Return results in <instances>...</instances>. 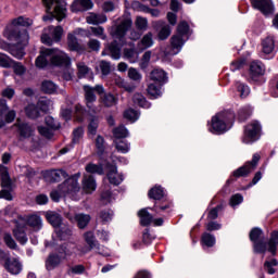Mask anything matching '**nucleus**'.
<instances>
[{
    "label": "nucleus",
    "mask_w": 278,
    "mask_h": 278,
    "mask_svg": "<svg viewBox=\"0 0 278 278\" xmlns=\"http://www.w3.org/2000/svg\"><path fill=\"white\" fill-rule=\"evenodd\" d=\"M124 118H126V121H130V123H136V121L140 118V113L134 109H128L124 112Z\"/></svg>",
    "instance_id": "obj_50"
},
{
    "label": "nucleus",
    "mask_w": 278,
    "mask_h": 278,
    "mask_svg": "<svg viewBox=\"0 0 278 278\" xmlns=\"http://www.w3.org/2000/svg\"><path fill=\"white\" fill-rule=\"evenodd\" d=\"M64 34V28L62 26H49L43 30L41 35V42L51 47L54 42H60L62 40V35Z\"/></svg>",
    "instance_id": "obj_10"
},
{
    "label": "nucleus",
    "mask_w": 278,
    "mask_h": 278,
    "mask_svg": "<svg viewBox=\"0 0 278 278\" xmlns=\"http://www.w3.org/2000/svg\"><path fill=\"white\" fill-rule=\"evenodd\" d=\"M260 131H262V126L260 125V122L253 121L245 127L242 142L244 144H253V142L260 140Z\"/></svg>",
    "instance_id": "obj_12"
},
{
    "label": "nucleus",
    "mask_w": 278,
    "mask_h": 278,
    "mask_svg": "<svg viewBox=\"0 0 278 278\" xmlns=\"http://www.w3.org/2000/svg\"><path fill=\"white\" fill-rule=\"evenodd\" d=\"M4 268L11 275H21L23 270V263L18 258H7L4 263Z\"/></svg>",
    "instance_id": "obj_20"
},
{
    "label": "nucleus",
    "mask_w": 278,
    "mask_h": 278,
    "mask_svg": "<svg viewBox=\"0 0 278 278\" xmlns=\"http://www.w3.org/2000/svg\"><path fill=\"white\" fill-rule=\"evenodd\" d=\"M0 66L10 68L12 66V59L4 53H0Z\"/></svg>",
    "instance_id": "obj_61"
},
{
    "label": "nucleus",
    "mask_w": 278,
    "mask_h": 278,
    "mask_svg": "<svg viewBox=\"0 0 278 278\" xmlns=\"http://www.w3.org/2000/svg\"><path fill=\"white\" fill-rule=\"evenodd\" d=\"M46 125L49 127L45 126H39L38 131L40 136H43V138H48V140H51L53 138V129H60V124L55 122V119L51 116L46 117Z\"/></svg>",
    "instance_id": "obj_15"
},
{
    "label": "nucleus",
    "mask_w": 278,
    "mask_h": 278,
    "mask_svg": "<svg viewBox=\"0 0 278 278\" xmlns=\"http://www.w3.org/2000/svg\"><path fill=\"white\" fill-rule=\"evenodd\" d=\"M67 45L71 51H83L81 45H79L77 37L73 34L67 35Z\"/></svg>",
    "instance_id": "obj_39"
},
{
    "label": "nucleus",
    "mask_w": 278,
    "mask_h": 278,
    "mask_svg": "<svg viewBox=\"0 0 278 278\" xmlns=\"http://www.w3.org/2000/svg\"><path fill=\"white\" fill-rule=\"evenodd\" d=\"M81 138H84V127H78L73 131V144H79L81 142Z\"/></svg>",
    "instance_id": "obj_55"
},
{
    "label": "nucleus",
    "mask_w": 278,
    "mask_h": 278,
    "mask_svg": "<svg viewBox=\"0 0 278 278\" xmlns=\"http://www.w3.org/2000/svg\"><path fill=\"white\" fill-rule=\"evenodd\" d=\"M93 7L92 0H74L71 10L72 12H86L92 10Z\"/></svg>",
    "instance_id": "obj_23"
},
{
    "label": "nucleus",
    "mask_w": 278,
    "mask_h": 278,
    "mask_svg": "<svg viewBox=\"0 0 278 278\" xmlns=\"http://www.w3.org/2000/svg\"><path fill=\"white\" fill-rule=\"evenodd\" d=\"M45 3L48 12H50L49 15H45L42 18L45 22L47 21H53V18H56V21H63V18H66V2L62 0H42ZM54 5V11L51 13V9Z\"/></svg>",
    "instance_id": "obj_8"
},
{
    "label": "nucleus",
    "mask_w": 278,
    "mask_h": 278,
    "mask_svg": "<svg viewBox=\"0 0 278 278\" xmlns=\"http://www.w3.org/2000/svg\"><path fill=\"white\" fill-rule=\"evenodd\" d=\"M49 63L52 66H64L68 68L71 66V58L59 49L43 48L40 51V55L36 59V66L37 68H45Z\"/></svg>",
    "instance_id": "obj_2"
},
{
    "label": "nucleus",
    "mask_w": 278,
    "mask_h": 278,
    "mask_svg": "<svg viewBox=\"0 0 278 278\" xmlns=\"http://www.w3.org/2000/svg\"><path fill=\"white\" fill-rule=\"evenodd\" d=\"M61 116L64 118V121H71V118H73V109L68 106H62Z\"/></svg>",
    "instance_id": "obj_64"
},
{
    "label": "nucleus",
    "mask_w": 278,
    "mask_h": 278,
    "mask_svg": "<svg viewBox=\"0 0 278 278\" xmlns=\"http://www.w3.org/2000/svg\"><path fill=\"white\" fill-rule=\"evenodd\" d=\"M86 23L88 25H103V23H108V16L105 14L89 13L86 17Z\"/></svg>",
    "instance_id": "obj_30"
},
{
    "label": "nucleus",
    "mask_w": 278,
    "mask_h": 278,
    "mask_svg": "<svg viewBox=\"0 0 278 278\" xmlns=\"http://www.w3.org/2000/svg\"><path fill=\"white\" fill-rule=\"evenodd\" d=\"M162 86L157 83H150L148 85V94L152 97L153 99H157V97H162Z\"/></svg>",
    "instance_id": "obj_36"
},
{
    "label": "nucleus",
    "mask_w": 278,
    "mask_h": 278,
    "mask_svg": "<svg viewBox=\"0 0 278 278\" xmlns=\"http://www.w3.org/2000/svg\"><path fill=\"white\" fill-rule=\"evenodd\" d=\"M128 77L129 79H132V81H141L142 80V74L138 72V70L130 67L128 70Z\"/></svg>",
    "instance_id": "obj_60"
},
{
    "label": "nucleus",
    "mask_w": 278,
    "mask_h": 278,
    "mask_svg": "<svg viewBox=\"0 0 278 278\" xmlns=\"http://www.w3.org/2000/svg\"><path fill=\"white\" fill-rule=\"evenodd\" d=\"M236 88V97H240V99H247L249 94H251V88H249V85L237 81L235 85Z\"/></svg>",
    "instance_id": "obj_32"
},
{
    "label": "nucleus",
    "mask_w": 278,
    "mask_h": 278,
    "mask_svg": "<svg viewBox=\"0 0 278 278\" xmlns=\"http://www.w3.org/2000/svg\"><path fill=\"white\" fill-rule=\"evenodd\" d=\"M85 240L89 248H85L81 250L83 255L89 253V251H92V249H96V252L99 253V255H103L104 257H108V255H110L108 249H103L101 248V245H99V242H97V239H94V233H85Z\"/></svg>",
    "instance_id": "obj_14"
},
{
    "label": "nucleus",
    "mask_w": 278,
    "mask_h": 278,
    "mask_svg": "<svg viewBox=\"0 0 278 278\" xmlns=\"http://www.w3.org/2000/svg\"><path fill=\"white\" fill-rule=\"evenodd\" d=\"M100 71L102 75L108 76L109 73L112 72V66L110 65V62L108 61H100L99 62Z\"/></svg>",
    "instance_id": "obj_62"
},
{
    "label": "nucleus",
    "mask_w": 278,
    "mask_h": 278,
    "mask_svg": "<svg viewBox=\"0 0 278 278\" xmlns=\"http://www.w3.org/2000/svg\"><path fill=\"white\" fill-rule=\"evenodd\" d=\"M109 51L113 60H121V45H118L116 41H113L109 46Z\"/></svg>",
    "instance_id": "obj_42"
},
{
    "label": "nucleus",
    "mask_w": 278,
    "mask_h": 278,
    "mask_svg": "<svg viewBox=\"0 0 278 278\" xmlns=\"http://www.w3.org/2000/svg\"><path fill=\"white\" fill-rule=\"evenodd\" d=\"M277 265V260L273 258L271 261H266L264 263V269L266 270V273H268V275H275V266Z\"/></svg>",
    "instance_id": "obj_57"
},
{
    "label": "nucleus",
    "mask_w": 278,
    "mask_h": 278,
    "mask_svg": "<svg viewBox=\"0 0 278 278\" xmlns=\"http://www.w3.org/2000/svg\"><path fill=\"white\" fill-rule=\"evenodd\" d=\"M131 25H134L131 17L126 16L119 18L118 24L111 28V36L113 38H117L118 40L125 38L127 31L131 29Z\"/></svg>",
    "instance_id": "obj_11"
},
{
    "label": "nucleus",
    "mask_w": 278,
    "mask_h": 278,
    "mask_svg": "<svg viewBox=\"0 0 278 278\" xmlns=\"http://www.w3.org/2000/svg\"><path fill=\"white\" fill-rule=\"evenodd\" d=\"M202 244L208 248L214 247L216 244V237H214V235H211L210 232H204L202 235Z\"/></svg>",
    "instance_id": "obj_49"
},
{
    "label": "nucleus",
    "mask_w": 278,
    "mask_h": 278,
    "mask_svg": "<svg viewBox=\"0 0 278 278\" xmlns=\"http://www.w3.org/2000/svg\"><path fill=\"white\" fill-rule=\"evenodd\" d=\"M34 24V21L29 17L20 16L12 21V24L7 27L5 35L9 40H15L20 50H11V54L13 58L17 60H23L25 56V52L23 51V47H27L29 43V33L27 30H22L21 33H14V27H30ZM22 48V49H21Z\"/></svg>",
    "instance_id": "obj_1"
},
{
    "label": "nucleus",
    "mask_w": 278,
    "mask_h": 278,
    "mask_svg": "<svg viewBox=\"0 0 278 278\" xmlns=\"http://www.w3.org/2000/svg\"><path fill=\"white\" fill-rule=\"evenodd\" d=\"M76 223L79 227V229H84L85 227L88 226V223H90V215L86 214H77L75 216Z\"/></svg>",
    "instance_id": "obj_45"
},
{
    "label": "nucleus",
    "mask_w": 278,
    "mask_h": 278,
    "mask_svg": "<svg viewBox=\"0 0 278 278\" xmlns=\"http://www.w3.org/2000/svg\"><path fill=\"white\" fill-rule=\"evenodd\" d=\"M257 162H260V154H254L251 162L244 164V166L236 169L232 175L233 177H247L249 173L255 170V166H257Z\"/></svg>",
    "instance_id": "obj_16"
},
{
    "label": "nucleus",
    "mask_w": 278,
    "mask_h": 278,
    "mask_svg": "<svg viewBox=\"0 0 278 278\" xmlns=\"http://www.w3.org/2000/svg\"><path fill=\"white\" fill-rule=\"evenodd\" d=\"M132 101L136 105H139L140 108H144L146 110H149L151 108V103L144 99V96L140 93H136L132 98Z\"/></svg>",
    "instance_id": "obj_41"
},
{
    "label": "nucleus",
    "mask_w": 278,
    "mask_h": 278,
    "mask_svg": "<svg viewBox=\"0 0 278 278\" xmlns=\"http://www.w3.org/2000/svg\"><path fill=\"white\" fill-rule=\"evenodd\" d=\"M251 114H253V108L251 105H245L241 108L238 113L239 121H247V118H249Z\"/></svg>",
    "instance_id": "obj_48"
},
{
    "label": "nucleus",
    "mask_w": 278,
    "mask_h": 278,
    "mask_svg": "<svg viewBox=\"0 0 278 278\" xmlns=\"http://www.w3.org/2000/svg\"><path fill=\"white\" fill-rule=\"evenodd\" d=\"M75 249H77V245L75 243H67L65 245H62L58 253H52L48 256L46 261V268L47 270H55L60 264H62L63 260H66V257H71L73 253H75Z\"/></svg>",
    "instance_id": "obj_5"
},
{
    "label": "nucleus",
    "mask_w": 278,
    "mask_h": 278,
    "mask_svg": "<svg viewBox=\"0 0 278 278\" xmlns=\"http://www.w3.org/2000/svg\"><path fill=\"white\" fill-rule=\"evenodd\" d=\"M45 216L48 223H50L52 227H54L56 236L61 240H68V238H71L73 229L71 228V226L62 223V216L60 214L53 211H48L45 213Z\"/></svg>",
    "instance_id": "obj_7"
},
{
    "label": "nucleus",
    "mask_w": 278,
    "mask_h": 278,
    "mask_svg": "<svg viewBox=\"0 0 278 278\" xmlns=\"http://www.w3.org/2000/svg\"><path fill=\"white\" fill-rule=\"evenodd\" d=\"M83 190L86 194H92L97 190V181L92 175H85L83 178Z\"/></svg>",
    "instance_id": "obj_26"
},
{
    "label": "nucleus",
    "mask_w": 278,
    "mask_h": 278,
    "mask_svg": "<svg viewBox=\"0 0 278 278\" xmlns=\"http://www.w3.org/2000/svg\"><path fill=\"white\" fill-rule=\"evenodd\" d=\"M25 112H26V116H28V118H38V116H40V110L38 109V106L36 104H28L25 108Z\"/></svg>",
    "instance_id": "obj_43"
},
{
    "label": "nucleus",
    "mask_w": 278,
    "mask_h": 278,
    "mask_svg": "<svg viewBox=\"0 0 278 278\" xmlns=\"http://www.w3.org/2000/svg\"><path fill=\"white\" fill-rule=\"evenodd\" d=\"M233 118H236V115L229 111L216 114L212 117L211 124H208V131L216 136H220V134L229 131L233 126Z\"/></svg>",
    "instance_id": "obj_4"
},
{
    "label": "nucleus",
    "mask_w": 278,
    "mask_h": 278,
    "mask_svg": "<svg viewBox=\"0 0 278 278\" xmlns=\"http://www.w3.org/2000/svg\"><path fill=\"white\" fill-rule=\"evenodd\" d=\"M108 168V179L110 184L113 186H119V184H123V176L118 174V168L115 165H106Z\"/></svg>",
    "instance_id": "obj_22"
},
{
    "label": "nucleus",
    "mask_w": 278,
    "mask_h": 278,
    "mask_svg": "<svg viewBox=\"0 0 278 278\" xmlns=\"http://www.w3.org/2000/svg\"><path fill=\"white\" fill-rule=\"evenodd\" d=\"M97 129H99V118L92 117L88 124L89 136H97Z\"/></svg>",
    "instance_id": "obj_53"
},
{
    "label": "nucleus",
    "mask_w": 278,
    "mask_h": 278,
    "mask_svg": "<svg viewBox=\"0 0 278 278\" xmlns=\"http://www.w3.org/2000/svg\"><path fill=\"white\" fill-rule=\"evenodd\" d=\"M135 27L138 31H147L149 29V20H147V17L137 16L135 20Z\"/></svg>",
    "instance_id": "obj_40"
},
{
    "label": "nucleus",
    "mask_w": 278,
    "mask_h": 278,
    "mask_svg": "<svg viewBox=\"0 0 278 278\" xmlns=\"http://www.w3.org/2000/svg\"><path fill=\"white\" fill-rule=\"evenodd\" d=\"M15 127L17 128L20 140H34L36 134L34 126L26 123H17Z\"/></svg>",
    "instance_id": "obj_17"
},
{
    "label": "nucleus",
    "mask_w": 278,
    "mask_h": 278,
    "mask_svg": "<svg viewBox=\"0 0 278 278\" xmlns=\"http://www.w3.org/2000/svg\"><path fill=\"white\" fill-rule=\"evenodd\" d=\"M149 197L150 199H154V201H160L165 197L164 189L161 186H155L150 189Z\"/></svg>",
    "instance_id": "obj_38"
},
{
    "label": "nucleus",
    "mask_w": 278,
    "mask_h": 278,
    "mask_svg": "<svg viewBox=\"0 0 278 278\" xmlns=\"http://www.w3.org/2000/svg\"><path fill=\"white\" fill-rule=\"evenodd\" d=\"M37 108L39 113H47L49 110L53 109V101L49 100V98H40L37 102Z\"/></svg>",
    "instance_id": "obj_35"
},
{
    "label": "nucleus",
    "mask_w": 278,
    "mask_h": 278,
    "mask_svg": "<svg viewBox=\"0 0 278 278\" xmlns=\"http://www.w3.org/2000/svg\"><path fill=\"white\" fill-rule=\"evenodd\" d=\"M190 25L186 21L178 24L177 34L170 38L172 55L181 52L186 41L190 38Z\"/></svg>",
    "instance_id": "obj_6"
},
{
    "label": "nucleus",
    "mask_w": 278,
    "mask_h": 278,
    "mask_svg": "<svg viewBox=\"0 0 278 278\" xmlns=\"http://www.w3.org/2000/svg\"><path fill=\"white\" fill-rule=\"evenodd\" d=\"M79 177H81V174H76L72 176L63 184H61L58 190L52 191L50 193L52 201L58 202L60 201L61 197H70V199L77 201L79 199V195L81 194V187H79Z\"/></svg>",
    "instance_id": "obj_3"
},
{
    "label": "nucleus",
    "mask_w": 278,
    "mask_h": 278,
    "mask_svg": "<svg viewBox=\"0 0 278 278\" xmlns=\"http://www.w3.org/2000/svg\"><path fill=\"white\" fill-rule=\"evenodd\" d=\"M138 216L140 218V225H142V227H147L153 223V215H151L149 211H147V208L140 210L138 212Z\"/></svg>",
    "instance_id": "obj_33"
},
{
    "label": "nucleus",
    "mask_w": 278,
    "mask_h": 278,
    "mask_svg": "<svg viewBox=\"0 0 278 278\" xmlns=\"http://www.w3.org/2000/svg\"><path fill=\"white\" fill-rule=\"evenodd\" d=\"M153 33H147L137 43V51H147L153 47Z\"/></svg>",
    "instance_id": "obj_27"
},
{
    "label": "nucleus",
    "mask_w": 278,
    "mask_h": 278,
    "mask_svg": "<svg viewBox=\"0 0 278 278\" xmlns=\"http://www.w3.org/2000/svg\"><path fill=\"white\" fill-rule=\"evenodd\" d=\"M26 224L28 227H31L34 231H40V229H42V218L39 215H28L26 217Z\"/></svg>",
    "instance_id": "obj_28"
},
{
    "label": "nucleus",
    "mask_w": 278,
    "mask_h": 278,
    "mask_svg": "<svg viewBox=\"0 0 278 278\" xmlns=\"http://www.w3.org/2000/svg\"><path fill=\"white\" fill-rule=\"evenodd\" d=\"M113 135L115 138H127L129 136V130L125 126H118L117 128H114Z\"/></svg>",
    "instance_id": "obj_54"
},
{
    "label": "nucleus",
    "mask_w": 278,
    "mask_h": 278,
    "mask_svg": "<svg viewBox=\"0 0 278 278\" xmlns=\"http://www.w3.org/2000/svg\"><path fill=\"white\" fill-rule=\"evenodd\" d=\"M96 144V153L101 157L103 153H105V149L108 148V144L105 143V138L103 136L98 135L94 141Z\"/></svg>",
    "instance_id": "obj_34"
},
{
    "label": "nucleus",
    "mask_w": 278,
    "mask_h": 278,
    "mask_svg": "<svg viewBox=\"0 0 278 278\" xmlns=\"http://www.w3.org/2000/svg\"><path fill=\"white\" fill-rule=\"evenodd\" d=\"M277 245H278V231L271 232V237L269 239V252L271 255L277 253Z\"/></svg>",
    "instance_id": "obj_52"
},
{
    "label": "nucleus",
    "mask_w": 278,
    "mask_h": 278,
    "mask_svg": "<svg viewBox=\"0 0 278 278\" xmlns=\"http://www.w3.org/2000/svg\"><path fill=\"white\" fill-rule=\"evenodd\" d=\"M263 53L266 55H270V53H275V47H277V43L275 41V37H266L263 42Z\"/></svg>",
    "instance_id": "obj_31"
},
{
    "label": "nucleus",
    "mask_w": 278,
    "mask_h": 278,
    "mask_svg": "<svg viewBox=\"0 0 278 278\" xmlns=\"http://www.w3.org/2000/svg\"><path fill=\"white\" fill-rule=\"evenodd\" d=\"M84 90H85V99H86L87 108H89L90 112H93V114H97L99 110L94 108V105H92V103L97 101V96L94 94V92H98V94H103L104 92L103 86L97 85L94 88H92L88 85H85Z\"/></svg>",
    "instance_id": "obj_13"
},
{
    "label": "nucleus",
    "mask_w": 278,
    "mask_h": 278,
    "mask_svg": "<svg viewBox=\"0 0 278 278\" xmlns=\"http://www.w3.org/2000/svg\"><path fill=\"white\" fill-rule=\"evenodd\" d=\"M250 240L253 242L254 253H266V251L269 252L270 241H268V244L264 242V232L262 229H252L250 232Z\"/></svg>",
    "instance_id": "obj_9"
},
{
    "label": "nucleus",
    "mask_w": 278,
    "mask_h": 278,
    "mask_svg": "<svg viewBox=\"0 0 278 278\" xmlns=\"http://www.w3.org/2000/svg\"><path fill=\"white\" fill-rule=\"evenodd\" d=\"M87 173H97L98 175H103V166L90 163L86 166Z\"/></svg>",
    "instance_id": "obj_59"
},
{
    "label": "nucleus",
    "mask_w": 278,
    "mask_h": 278,
    "mask_svg": "<svg viewBox=\"0 0 278 278\" xmlns=\"http://www.w3.org/2000/svg\"><path fill=\"white\" fill-rule=\"evenodd\" d=\"M150 79L153 84H159V86H164L168 81V75L162 68H154L150 73Z\"/></svg>",
    "instance_id": "obj_21"
},
{
    "label": "nucleus",
    "mask_w": 278,
    "mask_h": 278,
    "mask_svg": "<svg viewBox=\"0 0 278 278\" xmlns=\"http://www.w3.org/2000/svg\"><path fill=\"white\" fill-rule=\"evenodd\" d=\"M266 73V66L261 61H253L250 64V77L251 79H257Z\"/></svg>",
    "instance_id": "obj_24"
},
{
    "label": "nucleus",
    "mask_w": 278,
    "mask_h": 278,
    "mask_svg": "<svg viewBox=\"0 0 278 278\" xmlns=\"http://www.w3.org/2000/svg\"><path fill=\"white\" fill-rule=\"evenodd\" d=\"M41 90L46 94H55L58 92V85L51 80H43L41 83Z\"/></svg>",
    "instance_id": "obj_37"
},
{
    "label": "nucleus",
    "mask_w": 278,
    "mask_h": 278,
    "mask_svg": "<svg viewBox=\"0 0 278 278\" xmlns=\"http://www.w3.org/2000/svg\"><path fill=\"white\" fill-rule=\"evenodd\" d=\"M13 233L20 244H27V235L25 233V230H23V228L17 227L13 230Z\"/></svg>",
    "instance_id": "obj_46"
},
{
    "label": "nucleus",
    "mask_w": 278,
    "mask_h": 278,
    "mask_svg": "<svg viewBox=\"0 0 278 278\" xmlns=\"http://www.w3.org/2000/svg\"><path fill=\"white\" fill-rule=\"evenodd\" d=\"M85 35L87 36V38H90V36H96V38H101V40H108V35H105V28H103L102 26H91L85 31Z\"/></svg>",
    "instance_id": "obj_29"
},
{
    "label": "nucleus",
    "mask_w": 278,
    "mask_h": 278,
    "mask_svg": "<svg viewBox=\"0 0 278 278\" xmlns=\"http://www.w3.org/2000/svg\"><path fill=\"white\" fill-rule=\"evenodd\" d=\"M102 103L103 105H105V108H112L116 105V103H118V99H116L115 96L112 93H105L102 97Z\"/></svg>",
    "instance_id": "obj_44"
},
{
    "label": "nucleus",
    "mask_w": 278,
    "mask_h": 278,
    "mask_svg": "<svg viewBox=\"0 0 278 278\" xmlns=\"http://www.w3.org/2000/svg\"><path fill=\"white\" fill-rule=\"evenodd\" d=\"M115 84L118 86V88L126 90V92H134V90H136V86L129 85L121 77L115 78Z\"/></svg>",
    "instance_id": "obj_51"
},
{
    "label": "nucleus",
    "mask_w": 278,
    "mask_h": 278,
    "mask_svg": "<svg viewBox=\"0 0 278 278\" xmlns=\"http://www.w3.org/2000/svg\"><path fill=\"white\" fill-rule=\"evenodd\" d=\"M43 177L46 181L58 182V181H62V179H66V172L62 169H51V170H47Z\"/></svg>",
    "instance_id": "obj_25"
},
{
    "label": "nucleus",
    "mask_w": 278,
    "mask_h": 278,
    "mask_svg": "<svg viewBox=\"0 0 278 278\" xmlns=\"http://www.w3.org/2000/svg\"><path fill=\"white\" fill-rule=\"evenodd\" d=\"M77 71H78L79 79H81V77H86L87 75H90L92 73L90 67H88V65H86V63H84V62L77 63Z\"/></svg>",
    "instance_id": "obj_47"
},
{
    "label": "nucleus",
    "mask_w": 278,
    "mask_h": 278,
    "mask_svg": "<svg viewBox=\"0 0 278 278\" xmlns=\"http://www.w3.org/2000/svg\"><path fill=\"white\" fill-rule=\"evenodd\" d=\"M252 3V8L268 16V14H273L275 12V5L273 4V0H250Z\"/></svg>",
    "instance_id": "obj_18"
},
{
    "label": "nucleus",
    "mask_w": 278,
    "mask_h": 278,
    "mask_svg": "<svg viewBox=\"0 0 278 278\" xmlns=\"http://www.w3.org/2000/svg\"><path fill=\"white\" fill-rule=\"evenodd\" d=\"M86 116V110H84V106L81 104H77L75 106V118L78 121V123H84V117Z\"/></svg>",
    "instance_id": "obj_58"
},
{
    "label": "nucleus",
    "mask_w": 278,
    "mask_h": 278,
    "mask_svg": "<svg viewBox=\"0 0 278 278\" xmlns=\"http://www.w3.org/2000/svg\"><path fill=\"white\" fill-rule=\"evenodd\" d=\"M152 27L159 30V40H166L170 36V26L164 21L152 22Z\"/></svg>",
    "instance_id": "obj_19"
},
{
    "label": "nucleus",
    "mask_w": 278,
    "mask_h": 278,
    "mask_svg": "<svg viewBox=\"0 0 278 278\" xmlns=\"http://www.w3.org/2000/svg\"><path fill=\"white\" fill-rule=\"evenodd\" d=\"M125 56L131 62L132 64L138 61V53L134 49H126L124 50Z\"/></svg>",
    "instance_id": "obj_63"
},
{
    "label": "nucleus",
    "mask_w": 278,
    "mask_h": 278,
    "mask_svg": "<svg viewBox=\"0 0 278 278\" xmlns=\"http://www.w3.org/2000/svg\"><path fill=\"white\" fill-rule=\"evenodd\" d=\"M115 147L119 153H129L130 146L126 140L115 141Z\"/></svg>",
    "instance_id": "obj_56"
}]
</instances>
